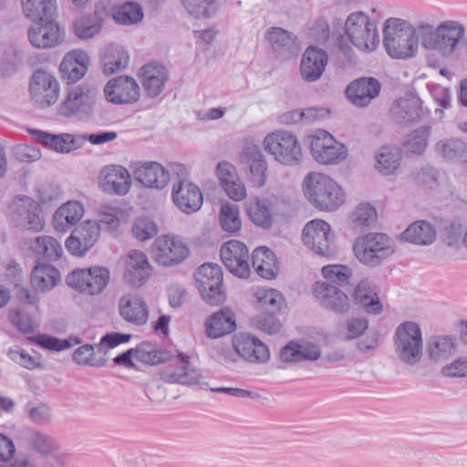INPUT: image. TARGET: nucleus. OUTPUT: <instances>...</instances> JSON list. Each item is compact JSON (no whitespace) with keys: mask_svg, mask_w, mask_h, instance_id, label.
Segmentation results:
<instances>
[{"mask_svg":"<svg viewBox=\"0 0 467 467\" xmlns=\"http://www.w3.org/2000/svg\"><path fill=\"white\" fill-rule=\"evenodd\" d=\"M60 281L59 271L49 263L36 261L31 270V287L42 293L53 289Z\"/></svg>","mask_w":467,"mask_h":467,"instance_id":"nucleus-32","label":"nucleus"},{"mask_svg":"<svg viewBox=\"0 0 467 467\" xmlns=\"http://www.w3.org/2000/svg\"><path fill=\"white\" fill-rule=\"evenodd\" d=\"M119 312L125 321L136 326L144 325L149 317L147 303L137 295L122 296L119 302Z\"/></svg>","mask_w":467,"mask_h":467,"instance_id":"nucleus-30","label":"nucleus"},{"mask_svg":"<svg viewBox=\"0 0 467 467\" xmlns=\"http://www.w3.org/2000/svg\"><path fill=\"white\" fill-rule=\"evenodd\" d=\"M265 38L272 48L279 53H292L296 45V36L289 31L273 26L265 33Z\"/></svg>","mask_w":467,"mask_h":467,"instance_id":"nucleus-47","label":"nucleus"},{"mask_svg":"<svg viewBox=\"0 0 467 467\" xmlns=\"http://www.w3.org/2000/svg\"><path fill=\"white\" fill-rule=\"evenodd\" d=\"M31 138L48 150L59 153H68L81 147L78 137L70 133L54 134L45 130L31 129Z\"/></svg>","mask_w":467,"mask_h":467,"instance_id":"nucleus-23","label":"nucleus"},{"mask_svg":"<svg viewBox=\"0 0 467 467\" xmlns=\"http://www.w3.org/2000/svg\"><path fill=\"white\" fill-rule=\"evenodd\" d=\"M10 220L17 227H26L29 224V197L16 195L9 205Z\"/></svg>","mask_w":467,"mask_h":467,"instance_id":"nucleus-49","label":"nucleus"},{"mask_svg":"<svg viewBox=\"0 0 467 467\" xmlns=\"http://www.w3.org/2000/svg\"><path fill=\"white\" fill-rule=\"evenodd\" d=\"M90 90L68 89L67 99L60 105L59 113L66 117H70L77 113H88L94 103Z\"/></svg>","mask_w":467,"mask_h":467,"instance_id":"nucleus-33","label":"nucleus"},{"mask_svg":"<svg viewBox=\"0 0 467 467\" xmlns=\"http://www.w3.org/2000/svg\"><path fill=\"white\" fill-rule=\"evenodd\" d=\"M171 197L177 207L187 214L199 211L203 203V197L200 188L183 179H180L173 185Z\"/></svg>","mask_w":467,"mask_h":467,"instance_id":"nucleus-19","label":"nucleus"},{"mask_svg":"<svg viewBox=\"0 0 467 467\" xmlns=\"http://www.w3.org/2000/svg\"><path fill=\"white\" fill-rule=\"evenodd\" d=\"M31 46L37 48H52L65 39V29L53 18L31 21Z\"/></svg>","mask_w":467,"mask_h":467,"instance_id":"nucleus-15","label":"nucleus"},{"mask_svg":"<svg viewBox=\"0 0 467 467\" xmlns=\"http://www.w3.org/2000/svg\"><path fill=\"white\" fill-rule=\"evenodd\" d=\"M327 61L328 57L324 49L309 46L301 58L300 74L302 78L308 82L318 80L326 69Z\"/></svg>","mask_w":467,"mask_h":467,"instance_id":"nucleus-25","label":"nucleus"},{"mask_svg":"<svg viewBox=\"0 0 467 467\" xmlns=\"http://www.w3.org/2000/svg\"><path fill=\"white\" fill-rule=\"evenodd\" d=\"M250 220L263 229H270L273 225L272 202L268 198H255L247 205Z\"/></svg>","mask_w":467,"mask_h":467,"instance_id":"nucleus-40","label":"nucleus"},{"mask_svg":"<svg viewBox=\"0 0 467 467\" xmlns=\"http://www.w3.org/2000/svg\"><path fill=\"white\" fill-rule=\"evenodd\" d=\"M196 287L202 300L210 306H219L226 299L223 271L215 263H204L194 274Z\"/></svg>","mask_w":467,"mask_h":467,"instance_id":"nucleus-6","label":"nucleus"},{"mask_svg":"<svg viewBox=\"0 0 467 467\" xmlns=\"http://www.w3.org/2000/svg\"><path fill=\"white\" fill-rule=\"evenodd\" d=\"M252 265L263 278L271 280L276 276L278 266L275 253L265 247L255 248L251 255Z\"/></svg>","mask_w":467,"mask_h":467,"instance_id":"nucleus-35","label":"nucleus"},{"mask_svg":"<svg viewBox=\"0 0 467 467\" xmlns=\"http://www.w3.org/2000/svg\"><path fill=\"white\" fill-rule=\"evenodd\" d=\"M310 151L313 158L324 165L338 163L347 157L346 147L325 130L312 137Z\"/></svg>","mask_w":467,"mask_h":467,"instance_id":"nucleus-12","label":"nucleus"},{"mask_svg":"<svg viewBox=\"0 0 467 467\" xmlns=\"http://www.w3.org/2000/svg\"><path fill=\"white\" fill-rule=\"evenodd\" d=\"M344 31L349 42L361 52L371 53L379 46L377 23L362 11H355L348 16Z\"/></svg>","mask_w":467,"mask_h":467,"instance_id":"nucleus-3","label":"nucleus"},{"mask_svg":"<svg viewBox=\"0 0 467 467\" xmlns=\"http://www.w3.org/2000/svg\"><path fill=\"white\" fill-rule=\"evenodd\" d=\"M80 343L81 339L74 336L63 339L47 334L31 336V344L50 351L60 352Z\"/></svg>","mask_w":467,"mask_h":467,"instance_id":"nucleus-46","label":"nucleus"},{"mask_svg":"<svg viewBox=\"0 0 467 467\" xmlns=\"http://www.w3.org/2000/svg\"><path fill=\"white\" fill-rule=\"evenodd\" d=\"M393 344L400 361L413 366L422 357V333L420 326L412 321H405L396 328Z\"/></svg>","mask_w":467,"mask_h":467,"instance_id":"nucleus-4","label":"nucleus"},{"mask_svg":"<svg viewBox=\"0 0 467 467\" xmlns=\"http://www.w3.org/2000/svg\"><path fill=\"white\" fill-rule=\"evenodd\" d=\"M219 219L223 231L229 234H235L240 231L242 222L237 205L229 202L222 204Z\"/></svg>","mask_w":467,"mask_h":467,"instance_id":"nucleus-50","label":"nucleus"},{"mask_svg":"<svg viewBox=\"0 0 467 467\" xmlns=\"http://www.w3.org/2000/svg\"><path fill=\"white\" fill-rule=\"evenodd\" d=\"M314 294L325 308L337 314H344L349 308L348 296L338 286L327 282H317Z\"/></svg>","mask_w":467,"mask_h":467,"instance_id":"nucleus-22","label":"nucleus"},{"mask_svg":"<svg viewBox=\"0 0 467 467\" xmlns=\"http://www.w3.org/2000/svg\"><path fill=\"white\" fill-rule=\"evenodd\" d=\"M381 89H344L346 98L356 107H367Z\"/></svg>","mask_w":467,"mask_h":467,"instance_id":"nucleus-59","label":"nucleus"},{"mask_svg":"<svg viewBox=\"0 0 467 467\" xmlns=\"http://www.w3.org/2000/svg\"><path fill=\"white\" fill-rule=\"evenodd\" d=\"M57 12L56 0H31V21L53 18Z\"/></svg>","mask_w":467,"mask_h":467,"instance_id":"nucleus-57","label":"nucleus"},{"mask_svg":"<svg viewBox=\"0 0 467 467\" xmlns=\"http://www.w3.org/2000/svg\"><path fill=\"white\" fill-rule=\"evenodd\" d=\"M57 441L50 435L31 430V450L47 457L58 450Z\"/></svg>","mask_w":467,"mask_h":467,"instance_id":"nucleus-51","label":"nucleus"},{"mask_svg":"<svg viewBox=\"0 0 467 467\" xmlns=\"http://www.w3.org/2000/svg\"><path fill=\"white\" fill-rule=\"evenodd\" d=\"M321 356L319 347L312 342L299 343L289 341L279 352V358L285 363H300L303 361H315Z\"/></svg>","mask_w":467,"mask_h":467,"instance_id":"nucleus-28","label":"nucleus"},{"mask_svg":"<svg viewBox=\"0 0 467 467\" xmlns=\"http://www.w3.org/2000/svg\"><path fill=\"white\" fill-rule=\"evenodd\" d=\"M31 252L41 255L47 263L57 260L63 254L61 244L49 235L37 236L34 244H31Z\"/></svg>","mask_w":467,"mask_h":467,"instance_id":"nucleus-43","label":"nucleus"},{"mask_svg":"<svg viewBox=\"0 0 467 467\" xmlns=\"http://www.w3.org/2000/svg\"><path fill=\"white\" fill-rule=\"evenodd\" d=\"M436 239V229L429 222L421 220L412 223L400 234V240L418 245L431 244Z\"/></svg>","mask_w":467,"mask_h":467,"instance_id":"nucleus-37","label":"nucleus"},{"mask_svg":"<svg viewBox=\"0 0 467 467\" xmlns=\"http://www.w3.org/2000/svg\"><path fill=\"white\" fill-rule=\"evenodd\" d=\"M258 303L261 306L270 307V311H278L285 299L276 289H265L257 292Z\"/></svg>","mask_w":467,"mask_h":467,"instance_id":"nucleus-64","label":"nucleus"},{"mask_svg":"<svg viewBox=\"0 0 467 467\" xmlns=\"http://www.w3.org/2000/svg\"><path fill=\"white\" fill-rule=\"evenodd\" d=\"M35 199L31 198V230L41 231L46 224V217L58 198V190L52 184L36 187Z\"/></svg>","mask_w":467,"mask_h":467,"instance_id":"nucleus-14","label":"nucleus"},{"mask_svg":"<svg viewBox=\"0 0 467 467\" xmlns=\"http://www.w3.org/2000/svg\"><path fill=\"white\" fill-rule=\"evenodd\" d=\"M99 184L106 193L123 196L130 188V176L120 165H107L100 171Z\"/></svg>","mask_w":467,"mask_h":467,"instance_id":"nucleus-21","label":"nucleus"},{"mask_svg":"<svg viewBox=\"0 0 467 467\" xmlns=\"http://www.w3.org/2000/svg\"><path fill=\"white\" fill-rule=\"evenodd\" d=\"M322 275L329 283L335 285L347 287L349 285V277L351 270L346 265H326L322 268Z\"/></svg>","mask_w":467,"mask_h":467,"instance_id":"nucleus-54","label":"nucleus"},{"mask_svg":"<svg viewBox=\"0 0 467 467\" xmlns=\"http://www.w3.org/2000/svg\"><path fill=\"white\" fill-rule=\"evenodd\" d=\"M132 234L137 240L144 242L153 238L158 234V226L150 217L141 216L135 220Z\"/></svg>","mask_w":467,"mask_h":467,"instance_id":"nucleus-55","label":"nucleus"},{"mask_svg":"<svg viewBox=\"0 0 467 467\" xmlns=\"http://www.w3.org/2000/svg\"><path fill=\"white\" fill-rule=\"evenodd\" d=\"M151 273L148 257L138 250H132L129 254L127 267L124 274V280L132 286H141Z\"/></svg>","mask_w":467,"mask_h":467,"instance_id":"nucleus-27","label":"nucleus"},{"mask_svg":"<svg viewBox=\"0 0 467 467\" xmlns=\"http://www.w3.org/2000/svg\"><path fill=\"white\" fill-rule=\"evenodd\" d=\"M101 233L97 220H86L72 230L65 242L67 252L77 257H82L95 245Z\"/></svg>","mask_w":467,"mask_h":467,"instance_id":"nucleus-10","label":"nucleus"},{"mask_svg":"<svg viewBox=\"0 0 467 467\" xmlns=\"http://www.w3.org/2000/svg\"><path fill=\"white\" fill-rule=\"evenodd\" d=\"M72 359L77 364L97 368L105 366L108 360L99 349V346L91 344H85L78 348L73 353Z\"/></svg>","mask_w":467,"mask_h":467,"instance_id":"nucleus-45","label":"nucleus"},{"mask_svg":"<svg viewBox=\"0 0 467 467\" xmlns=\"http://www.w3.org/2000/svg\"><path fill=\"white\" fill-rule=\"evenodd\" d=\"M303 244L316 254L330 257L334 255V234L328 223L314 219L306 223L302 231Z\"/></svg>","mask_w":467,"mask_h":467,"instance_id":"nucleus-9","label":"nucleus"},{"mask_svg":"<svg viewBox=\"0 0 467 467\" xmlns=\"http://www.w3.org/2000/svg\"><path fill=\"white\" fill-rule=\"evenodd\" d=\"M236 353L250 363H265L270 358L268 347L257 337L242 333L234 339Z\"/></svg>","mask_w":467,"mask_h":467,"instance_id":"nucleus-20","label":"nucleus"},{"mask_svg":"<svg viewBox=\"0 0 467 467\" xmlns=\"http://www.w3.org/2000/svg\"><path fill=\"white\" fill-rule=\"evenodd\" d=\"M134 179L141 185L152 189H163L170 181L169 171L157 161L139 163L133 170Z\"/></svg>","mask_w":467,"mask_h":467,"instance_id":"nucleus-24","label":"nucleus"},{"mask_svg":"<svg viewBox=\"0 0 467 467\" xmlns=\"http://www.w3.org/2000/svg\"><path fill=\"white\" fill-rule=\"evenodd\" d=\"M430 131L431 127L429 126L415 130L404 145L406 150L413 154H422L427 146Z\"/></svg>","mask_w":467,"mask_h":467,"instance_id":"nucleus-56","label":"nucleus"},{"mask_svg":"<svg viewBox=\"0 0 467 467\" xmlns=\"http://www.w3.org/2000/svg\"><path fill=\"white\" fill-rule=\"evenodd\" d=\"M114 55L111 58L104 63L103 72L105 75L114 74L122 68H125L130 60V57L122 47H117L114 49Z\"/></svg>","mask_w":467,"mask_h":467,"instance_id":"nucleus-63","label":"nucleus"},{"mask_svg":"<svg viewBox=\"0 0 467 467\" xmlns=\"http://www.w3.org/2000/svg\"><path fill=\"white\" fill-rule=\"evenodd\" d=\"M240 162L249 182L254 187H263L267 179V163L261 150L256 146L244 147L240 153Z\"/></svg>","mask_w":467,"mask_h":467,"instance_id":"nucleus-18","label":"nucleus"},{"mask_svg":"<svg viewBox=\"0 0 467 467\" xmlns=\"http://www.w3.org/2000/svg\"><path fill=\"white\" fill-rule=\"evenodd\" d=\"M105 98L113 104H130L141 99L143 107L150 108L152 99L159 97L162 89H103Z\"/></svg>","mask_w":467,"mask_h":467,"instance_id":"nucleus-31","label":"nucleus"},{"mask_svg":"<svg viewBox=\"0 0 467 467\" xmlns=\"http://www.w3.org/2000/svg\"><path fill=\"white\" fill-rule=\"evenodd\" d=\"M188 246L181 240L169 235L155 239L151 246L153 260L162 266H172L183 262L189 255Z\"/></svg>","mask_w":467,"mask_h":467,"instance_id":"nucleus-11","label":"nucleus"},{"mask_svg":"<svg viewBox=\"0 0 467 467\" xmlns=\"http://www.w3.org/2000/svg\"><path fill=\"white\" fill-rule=\"evenodd\" d=\"M220 257L226 269L235 276L246 278L250 274L249 250L239 240H230L220 249Z\"/></svg>","mask_w":467,"mask_h":467,"instance_id":"nucleus-13","label":"nucleus"},{"mask_svg":"<svg viewBox=\"0 0 467 467\" xmlns=\"http://www.w3.org/2000/svg\"><path fill=\"white\" fill-rule=\"evenodd\" d=\"M265 150L284 165H296L301 161L302 148L296 135L288 131H275L264 140Z\"/></svg>","mask_w":467,"mask_h":467,"instance_id":"nucleus-7","label":"nucleus"},{"mask_svg":"<svg viewBox=\"0 0 467 467\" xmlns=\"http://www.w3.org/2000/svg\"><path fill=\"white\" fill-rule=\"evenodd\" d=\"M74 28L78 37L88 39L100 31L101 25L95 18L82 17L75 22Z\"/></svg>","mask_w":467,"mask_h":467,"instance_id":"nucleus-62","label":"nucleus"},{"mask_svg":"<svg viewBox=\"0 0 467 467\" xmlns=\"http://www.w3.org/2000/svg\"><path fill=\"white\" fill-rule=\"evenodd\" d=\"M254 321L258 329L269 335L277 334L282 327L280 320L276 317L275 311L262 312Z\"/></svg>","mask_w":467,"mask_h":467,"instance_id":"nucleus-58","label":"nucleus"},{"mask_svg":"<svg viewBox=\"0 0 467 467\" xmlns=\"http://www.w3.org/2000/svg\"><path fill=\"white\" fill-rule=\"evenodd\" d=\"M465 33V27L458 21L447 20L436 27L433 51L443 57H451Z\"/></svg>","mask_w":467,"mask_h":467,"instance_id":"nucleus-16","label":"nucleus"},{"mask_svg":"<svg viewBox=\"0 0 467 467\" xmlns=\"http://www.w3.org/2000/svg\"><path fill=\"white\" fill-rule=\"evenodd\" d=\"M353 296L356 303L368 314L378 315L383 310L376 286H373L368 280H362L358 284Z\"/></svg>","mask_w":467,"mask_h":467,"instance_id":"nucleus-36","label":"nucleus"},{"mask_svg":"<svg viewBox=\"0 0 467 467\" xmlns=\"http://www.w3.org/2000/svg\"><path fill=\"white\" fill-rule=\"evenodd\" d=\"M413 37L416 38V51L418 52L419 43L427 50L434 47L436 27L427 22H419L412 25Z\"/></svg>","mask_w":467,"mask_h":467,"instance_id":"nucleus-53","label":"nucleus"},{"mask_svg":"<svg viewBox=\"0 0 467 467\" xmlns=\"http://www.w3.org/2000/svg\"><path fill=\"white\" fill-rule=\"evenodd\" d=\"M135 358L150 366H156L173 360L171 353L164 348H158L155 343L142 341L134 348Z\"/></svg>","mask_w":467,"mask_h":467,"instance_id":"nucleus-38","label":"nucleus"},{"mask_svg":"<svg viewBox=\"0 0 467 467\" xmlns=\"http://www.w3.org/2000/svg\"><path fill=\"white\" fill-rule=\"evenodd\" d=\"M111 13L114 21L123 26L137 24L144 16L141 6L136 2H125L113 7Z\"/></svg>","mask_w":467,"mask_h":467,"instance_id":"nucleus-48","label":"nucleus"},{"mask_svg":"<svg viewBox=\"0 0 467 467\" xmlns=\"http://www.w3.org/2000/svg\"><path fill=\"white\" fill-rule=\"evenodd\" d=\"M88 66L89 57L87 52L72 50L63 57L59 69L62 78L66 79L67 84H74L85 76Z\"/></svg>","mask_w":467,"mask_h":467,"instance_id":"nucleus-26","label":"nucleus"},{"mask_svg":"<svg viewBox=\"0 0 467 467\" xmlns=\"http://www.w3.org/2000/svg\"><path fill=\"white\" fill-rule=\"evenodd\" d=\"M437 151L446 160L457 161L467 150V144L460 139L441 140L436 144Z\"/></svg>","mask_w":467,"mask_h":467,"instance_id":"nucleus-52","label":"nucleus"},{"mask_svg":"<svg viewBox=\"0 0 467 467\" xmlns=\"http://www.w3.org/2000/svg\"><path fill=\"white\" fill-rule=\"evenodd\" d=\"M456 351V340L451 336H432L428 343L430 359L441 361L448 359Z\"/></svg>","mask_w":467,"mask_h":467,"instance_id":"nucleus-41","label":"nucleus"},{"mask_svg":"<svg viewBox=\"0 0 467 467\" xmlns=\"http://www.w3.org/2000/svg\"><path fill=\"white\" fill-rule=\"evenodd\" d=\"M353 251L358 260L368 266L379 265L394 253L391 240L382 233H368L357 238Z\"/></svg>","mask_w":467,"mask_h":467,"instance_id":"nucleus-5","label":"nucleus"},{"mask_svg":"<svg viewBox=\"0 0 467 467\" xmlns=\"http://www.w3.org/2000/svg\"><path fill=\"white\" fill-rule=\"evenodd\" d=\"M109 278L107 267L95 265L71 271L66 277V284L82 293L99 295L106 288Z\"/></svg>","mask_w":467,"mask_h":467,"instance_id":"nucleus-8","label":"nucleus"},{"mask_svg":"<svg viewBox=\"0 0 467 467\" xmlns=\"http://www.w3.org/2000/svg\"><path fill=\"white\" fill-rule=\"evenodd\" d=\"M305 195L317 208L334 211L344 202L341 187L330 177L317 172L309 173L304 180Z\"/></svg>","mask_w":467,"mask_h":467,"instance_id":"nucleus-2","label":"nucleus"},{"mask_svg":"<svg viewBox=\"0 0 467 467\" xmlns=\"http://www.w3.org/2000/svg\"><path fill=\"white\" fill-rule=\"evenodd\" d=\"M140 78L143 88H163L168 80V71L163 65L150 62L140 69Z\"/></svg>","mask_w":467,"mask_h":467,"instance_id":"nucleus-44","label":"nucleus"},{"mask_svg":"<svg viewBox=\"0 0 467 467\" xmlns=\"http://www.w3.org/2000/svg\"><path fill=\"white\" fill-rule=\"evenodd\" d=\"M174 364L179 365L175 371L165 374V380L169 383L182 385L201 384L202 378L200 372L190 368V358L185 353H179L174 358Z\"/></svg>","mask_w":467,"mask_h":467,"instance_id":"nucleus-34","label":"nucleus"},{"mask_svg":"<svg viewBox=\"0 0 467 467\" xmlns=\"http://www.w3.org/2000/svg\"><path fill=\"white\" fill-rule=\"evenodd\" d=\"M84 215V206L78 201H67L57 209L52 218L56 232L67 233L81 220Z\"/></svg>","mask_w":467,"mask_h":467,"instance_id":"nucleus-29","label":"nucleus"},{"mask_svg":"<svg viewBox=\"0 0 467 467\" xmlns=\"http://www.w3.org/2000/svg\"><path fill=\"white\" fill-rule=\"evenodd\" d=\"M390 118L400 124L416 122L424 114L422 100L415 89L408 92L405 97L393 101L389 110Z\"/></svg>","mask_w":467,"mask_h":467,"instance_id":"nucleus-17","label":"nucleus"},{"mask_svg":"<svg viewBox=\"0 0 467 467\" xmlns=\"http://www.w3.org/2000/svg\"><path fill=\"white\" fill-rule=\"evenodd\" d=\"M217 0H181L187 13L196 18L209 17L210 9Z\"/></svg>","mask_w":467,"mask_h":467,"instance_id":"nucleus-61","label":"nucleus"},{"mask_svg":"<svg viewBox=\"0 0 467 467\" xmlns=\"http://www.w3.org/2000/svg\"><path fill=\"white\" fill-rule=\"evenodd\" d=\"M375 158L377 170L384 175H389L400 167L402 154L398 147L386 145L378 150Z\"/></svg>","mask_w":467,"mask_h":467,"instance_id":"nucleus-42","label":"nucleus"},{"mask_svg":"<svg viewBox=\"0 0 467 467\" xmlns=\"http://www.w3.org/2000/svg\"><path fill=\"white\" fill-rule=\"evenodd\" d=\"M413 32L410 21L388 18L383 25V45L388 55L398 59L413 57L417 54Z\"/></svg>","mask_w":467,"mask_h":467,"instance_id":"nucleus-1","label":"nucleus"},{"mask_svg":"<svg viewBox=\"0 0 467 467\" xmlns=\"http://www.w3.org/2000/svg\"><path fill=\"white\" fill-rule=\"evenodd\" d=\"M377 212L369 203L359 204L351 215L352 222L357 226L370 227L376 221Z\"/></svg>","mask_w":467,"mask_h":467,"instance_id":"nucleus-60","label":"nucleus"},{"mask_svg":"<svg viewBox=\"0 0 467 467\" xmlns=\"http://www.w3.org/2000/svg\"><path fill=\"white\" fill-rule=\"evenodd\" d=\"M207 336L219 338L232 333L235 327V317L231 311L220 310L210 317L205 323Z\"/></svg>","mask_w":467,"mask_h":467,"instance_id":"nucleus-39","label":"nucleus"}]
</instances>
